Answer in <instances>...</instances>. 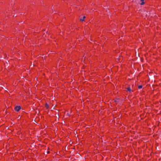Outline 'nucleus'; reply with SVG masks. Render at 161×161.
Wrapping results in <instances>:
<instances>
[{
	"mask_svg": "<svg viewBox=\"0 0 161 161\" xmlns=\"http://www.w3.org/2000/svg\"><path fill=\"white\" fill-rule=\"evenodd\" d=\"M21 107L20 106H16L14 108L15 110L17 112L19 111Z\"/></svg>",
	"mask_w": 161,
	"mask_h": 161,
	"instance_id": "f257e3e1",
	"label": "nucleus"
},
{
	"mask_svg": "<svg viewBox=\"0 0 161 161\" xmlns=\"http://www.w3.org/2000/svg\"><path fill=\"white\" fill-rule=\"evenodd\" d=\"M127 91L130 92L131 91V89L130 87H128L126 88Z\"/></svg>",
	"mask_w": 161,
	"mask_h": 161,
	"instance_id": "f03ea898",
	"label": "nucleus"
},
{
	"mask_svg": "<svg viewBox=\"0 0 161 161\" xmlns=\"http://www.w3.org/2000/svg\"><path fill=\"white\" fill-rule=\"evenodd\" d=\"M85 18H86V17H85V16H83V18L82 19H80V21H84V20H85Z\"/></svg>",
	"mask_w": 161,
	"mask_h": 161,
	"instance_id": "7ed1b4c3",
	"label": "nucleus"
},
{
	"mask_svg": "<svg viewBox=\"0 0 161 161\" xmlns=\"http://www.w3.org/2000/svg\"><path fill=\"white\" fill-rule=\"evenodd\" d=\"M144 0H141V1L142 2V3H140L141 5H143L145 3L144 2Z\"/></svg>",
	"mask_w": 161,
	"mask_h": 161,
	"instance_id": "20e7f679",
	"label": "nucleus"
},
{
	"mask_svg": "<svg viewBox=\"0 0 161 161\" xmlns=\"http://www.w3.org/2000/svg\"><path fill=\"white\" fill-rule=\"evenodd\" d=\"M142 85H140L138 86V88L139 89H141L142 88Z\"/></svg>",
	"mask_w": 161,
	"mask_h": 161,
	"instance_id": "39448f33",
	"label": "nucleus"
},
{
	"mask_svg": "<svg viewBox=\"0 0 161 161\" xmlns=\"http://www.w3.org/2000/svg\"><path fill=\"white\" fill-rule=\"evenodd\" d=\"M45 106L47 108H48V105L46 103V105H45Z\"/></svg>",
	"mask_w": 161,
	"mask_h": 161,
	"instance_id": "423d86ee",
	"label": "nucleus"
},
{
	"mask_svg": "<svg viewBox=\"0 0 161 161\" xmlns=\"http://www.w3.org/2000/svg\"><path fill=\"white\" fill-rule=\"evenodd\" d=\"M114 102H118V99H117L116 100H115Z\"/></svg>",
	"mask_w": 161,
	"mask_h": 161,
	"instance_id": "0eeeda50",
	"label": "nucleus"
}]
</instances>
